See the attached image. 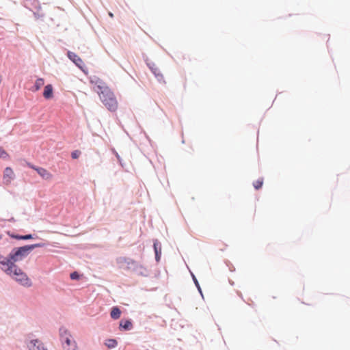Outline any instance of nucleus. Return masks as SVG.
<instances>
[{
    "instance_id": "nucleus-1",
    "label": "nucleus",
    "mask_w": 350,
    "mask_h": 350,
    "mask_svg": "<svg viewBox=\"0 0 350 350\" xmlns=\"http://www.w3.org/2000/svg\"><path fill=\"white\" fill-rule=\"evenodd\" d=\"M102 92H98L100 99L105 107L110 111H116L118 103L114 93L107 86H100Z\"/></svg>"
},
{
    "instance_id": "nucleus-2",
    "label": "nucleus",
    "mask_w": 350,
    "mask_h": 350,
    "mask_svg": "<svg viewBox=\"0 0 350 350\" xmlns=\"http://www.w3.org/2000/svg\"><path fill=\"white\" fill-rule=\"evenodd\" d=\"M44 244L43 243H36L30 245H25L23 247H20L18 248L14 249L12 252L9 254L10 261L13 264L18 261L22 260L24 258H25L29 252L36 247H43Z\"/></svg>"
},
{
    "instance_id": "nucleus-3",
    "label": "nucleus",
    "mask_w": 350,
    "mask_h": 350,
    "mask_svg": "<svg viewBox=\"0 0 350 350\" xmlns=\"http://www.w3.org/2000/svg\"><path fill=\"white\" fill-rule=\"evenodd\" d=\"M59 332L64 348L68 350L69 347L72 345L76 347L75 341L71 340V335L68 333L66 329L61 328L59 329Z\"/></svg>"
},
{
    "instance_id": "nucleus-4",
    "label": "nucleus",
    "mask_w": 350,
    "mask_h": 350,
    "mask_svg": "<svg viewBox=\"0 0 350 350\" xmlns=\"http://www.w3.org/2000/svg\"><path fill=\"white\" fill-rule=\"evenodd\" d=\"M68 57L69 59L73 62L81 70L84 71L83 67L85 66L83 60L75 53L68 51Z\"/></svg>"
},
{
    "instance_id": "nucleus-5",
    "label": "nucleus",
    "mask_w": 350,
    "mask_h": 350,
    "mask_svg": "<svg viewBox=\"0 0 350 350\" xmlns=\"http://www.w3.org/2000/svg\"><path fill=\"white\" fill-rule=\"evenodd\" d=\"M14 178V173L12 169L7 167L3 172V181L6 185H9Z\"/></svg>"
},
{
    "instance_id": "nucleus-6",
    "label": "nucleus",
    "mask_w": 350,
    "mask_h": 350,
    "mask_svg": "<svg viewBox=\"0 0 350 350\" xmlns=\"http://www.w3.org/2000/svg\"><path fill=\"white\" fill-rule=\"evenodd\" d=\"M28 347L30 350H47L44 348L42 343L38 340H31Z\"/></svg>"
},
{
    "instance_id": "nucleus-7",
    "label": "nucleus",
    "mask_w": 350,
    "mask_h": 350,
    "mask_svg": "<svg viewBox=\"0 0 350 350\" xmlns=\"http://www.w3.org/2000/svg\"><path fill=\"white\" fill-rule=\"evenodd\" d=\"M36 171L44 180H50L53 177L52 174L43 167L36 169Z\"/></svg>"
},
{
    "instance_id": "nucleus-8",
    "label": "nucleus",
    "mask_w": 350,
    "mask_h": 350,
    "mask_svg": "<svg viewBox=\"0 0 350 350\" xmlns=\"http://www.w3.org/2000/svg\"><path fill=\"white\" fill-rule=\"evenodd\" d=\"M43 96L46 99H51L53 96V88L52 85L49 84L44 87Z\"/></svg>"
},
{
    "instance_id": "nucleus-9",
    "label": "nucleus",
    "mask_w": 350,
    "mask_h": 350,
    "mask_svg": "<svg viewBox=\"0 0 350 350\" xmlns=\"http://www.w3.org/2000/svg\"><path fill=\"white\" fill-rule=\"evenodd\" d=\"M133 328V323L131 320H122L120 322V329L124 330H131Z\"/></svg>"
},
{
    "instance_id": "nucleus-10",
    "label": "nucleus",
    "mask_w": 350,
    "mask_h": 350,
    "mask_svg": "<svg viewBox=\"0 0 350 350\" xmlns=\"http://www.w3.org/2000/svg\"><path fill=\"white\" fill-rule=\"evenodd\" d=\"M154 250L155 252V258L156 260L158 262L160 260L161 258V245L157 240H156L154 242Z\"/></svg>"
},
{
    "instance_id": "nucleus-11",
    "label": "nucleus",
    "mask_w": 350,
    "mask_h": 350,
    "mask_svg": "<svg viewBox=\"0 0 350 350\" xmlns=\"http://www.w3.org/2000/svg\"><path fill=\"white\" fill-rule=\"evenodd\" d=\"M121 314H122V312L120 310V308L117 306H115L111 308V310L110 312V316H111V319L116 320V319H120Z\"/></svg>"
},
{
    "instance_id": "nucleus-12",
    "label": "nucleus",
    "mask_w": 350,
    "mask_h": 350,
    "mask_svg": "<svg viewBox=\"0 0 350 350\" xmlns=\"http://www.w3.org/2000/svg\"><path fill=\"white\" fill-rule=\"evenodd\" d=\"M44 79H42V78L38 79L36 81L33 87L31 88V91L34 92L38 91L41 88V87H42L44 85Z\"/></svg>"
},
{
    "instance_id": "nucleus-13",
    "label": "nucleus",
    "mask_w": 350,
    "mask_h": 350,
    "mask_svg": "<svg viewBox=\"0 0 350 350\" xmlns=\"http://www.w3.org/2000/svg\"><path fill=\"white\" fill-rule=\"evenodd\" d=\"M91 83L96 85L100 92H102V88H100V86H107L105 83L99 79H92Z\"/></svg>"
},
{
    "instance_id": "nucleus-14",
    "label": "nucleus",
    "mask_w": 350,
    "mask_h": 350,
    "mask_svg": "<svg viewBox=\"0 0 350 350\" xmlns=\"http://www.w3.org/2000/svg\"><path fill=\"white\" fill-rule=\"evenodd\" d=\"M118 342L115 339H108L105 342V345L107 346L108 348L112 349L117 346Z\"/></svg>"
},
{
    "instance_id": "nucleus-15",
    "label": "nucleus",
    "mask_w": 350,
    "mask_h": 350,
    "mask_svg": "<svg viewBox=\"0 0 350 350\" xmlns=\"http://www.w3.org/2000/svg\"><path fill=\"white\" fill-rule=\"evenodd\" d=\"M262 184H263V179L260 178V179H258L257 180L254 181L253 183V185L256 189H259L260 188L262 187Z\"/></svg>"
},
{
    "instance_id": "nucleus-16",
    "label": "nucleus",
    "mask_w": 350,
    "mask_h": 350,
    "mask_svg": "<svg viewBox=\"0 0 350 350\" xmlns=\"http://www.w3.org/2000/svg\"><path fill=\"white\" fill-rule=\"evenodd\" d=\"M0 158L3 159H7L9 158V154L7 153V152L0 146Z\"/></svg>"
},
{
    "instance_id": "nucleus-17",
    "label": "nucleus",
    "mask_w": 350,
    "mask_h": 350,
    "mask_svg": "<svg viewBox=\"0 0 350 350\" xmlns=\"http://www.w3.org/2000/svg\"><path fill=\"white\" fill-rule=\"evenodd\" d=\"M14 237L18 239L27 240V239H32V235L31 234H27V235H25V236H15Z\"/></svg>"
},
{
    "instance_id": "nucleus-18",
    "label": "nucleus",
    "mask_w": 350,
    "mask_h": 350,
    "mask_svg": "<svg viewBox=\"0 0 350 350\" xmlns=\"http://www.w3.org/2000/svg\"><path fill=\"white\" fill-rule=\"evenodd\" d=\"M80 154H81L80 151L75 150V151L72 152V154H71L72 155V159H77L79 157Z\"/></svg>"
},
{
    "instance_id": "nucleus-19",
    "label": "nucleus",
    "mask_w": 350,
    "mask_h": 350,
    "mask_svg": "<svg viewBox=\"0 0 350 350\" xmlns=\"http://www.w3.org/2000/svg\"><path fill=\"white\" fill-rule=\"evenodd\" d=\"M151 70L156 77H159L160 70L157 68H151Z\"/></svg>"
},
{
    "instance_id": "nucleus-20",
    "label": "nucleus",
    "mask_w": 350,
    "mask_h": 350,
    "mask_svg": "<svg viewBox=\"0 0 350 350\" xmlns=\"http://www.w3.org/2000/svg\"><path fill=\"white\" fill-rule=\"evenodd\" d=\"M70 278L72 280H77L79 278V275L77 272H73L70 274Z\"/></svg>"
},
{
    "instance_id": "nucleus-21",
    "label": "nucleus",
    "mask_w": 350,
    "mask_h": 350,
    "mask_svg": "<svg viewBox=\"0 0 350 350\" xmlns=\"http://www.w3.org/2000/svg\"><path fill=\"white\" fill-rule=\"evenodd\" d=\"M157 80L159 82H164L165 83L164 79H163V75L161 72H159V77H157Z\"/></svg>"
},
{
    "instance_id": "nucleus-22",
    "label": "nucleus",
    "mask_w": 350,
    "mask_h": 350,
    "mask_svg": "<svg viewBox=\"0 0 350 350\" xmlns=\"http://www.w3.org/2000/svg\"><path fill=\"white\" fill-rule=\"evenodd\" d=\"M27 166H29L30 168H32V169H33L34 170H36V169L40 168L39 167H36V166H35V165H32V164H31V163H27Z\"/></svg>"
},
{
    "instance_id": "nucleus-23",
    "label": "nucleus",
    "mask_w": 350,
    "mask_h": 350,
    "mask_svg": "<svg viewBox=\"0 0 350 350\" xmlns=\"http://www.w3.org/2000/svg\"><path fill=\"white\" fill-rule=\"evenodd\" d=\"M27 166H29L30 168H32V169H33L34 170H36V169L40 168L39 167H36V166H35V165H32V164H31V163H27Z\"/></svg>"
},
{
    "instance_id": "nucleus-24",
    "label": "nucleus",
    "mask_w": 350,
    "mask_h": 350,
    "mask_svg": "<svg viewBox=\"0 0 350 350\" xmlns=\"http://www.w3.org/2000/svg\"><path fill=\"white\" fill-rule=\"evenodd\" d=\"M27 166H29L30 168H32V169H33L34 170H36V169L40 168L39 167H36V166H35V165H32V164H31V163H27Z\"/></svg>"
},
{
    "instance_id": "nucleus-25",
    "label": "nucleus",
    "mask_w": 350,
    "mask_h": 350,
    "mask_svg": "<svg viewBox=\"0 0 350 350\" xmlns=\"http://www.w3.org/2000/svg\"><path fill=\"white\" fill-rule=\"evenodd\" d=\"M194 282H195L196 285L197 286V287L200 290L199 284H198V281L196 280V279H195V278H194Z\"/></svg>"
},
{
    "instance_id": "nucleus-26",
    "label": "nucleus",
    "mask_w": 350,
    "mask_h": 350,
    "mask_svg": "<svg viewBox=\"0 0 350 350\" xmlns=\"http://www.w3.org/2000/svg\"><path fill=\"white\" fill-rule=\"evenodd\" d=\"M109 16L111 18H113V13H111V12H109Z\"/></svg>"
},
{
    "instance_id": "nucleus-27",
    "label": "nucleus",
    "mask_w": 350,
    "mask_h": 350,
    "mask_svg": "<svg viewBox=\"0 0 350 350\" xmlns=\"http://www.w3.org/2000/svg\"><path fill=\"white\" fill-rule=\"evenodd\" d=\"M131 265H136V262H135V261H133V260H132V261L131 262Z\"/></svg>"
},
{
    "instance_id": "nucleus-28",
    "label": "nucleus",
    "mask_w": 350,
    "mask_h": 350,
    "mask_svg": "<svg viewBox=\"0 0 350 350\" xmlns=\"http://www.w3.org/2000/svg\"><path fill=\"white\" fill-rule=\"evenodd\" d=\"M1 81H2V76L0 75V83H1Z\"/></svg>"
},
{
    "instance_id": "nucleus-29",
    "label": "nucleus",
    "mask_w": 350,
    "mask_h": 350,
    "mask_svg": "<svg viewBox=\"0 0 350 350\" xmlns=\"http://www.w3.org/2000/svg\"><path fill=\"white\" fill-rule=\"evenodd\" d=\"M1 238H2V236L0 234V240L1 239Z\"/></svg>"
}]
</instances>
